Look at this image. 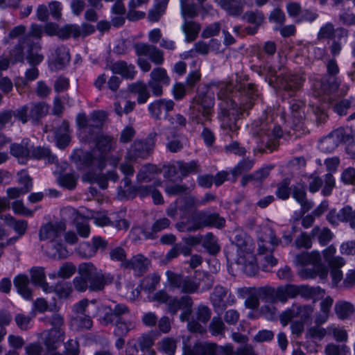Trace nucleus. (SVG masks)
Returning a JSON list of instances; mask_svg holds the SVG:
<instances>
[{"instance_id":"f257e3e1","label":"nucleus","mask_w":355,"mask_h":355,"mask_svg":"<svg viewBox=\"0 0 355 355\" xmlns=\"http://www.w3.org/2000/svg\"><path fill=\"white\" fill-rule=\"evenodd\" d=\"M278 243L279 240L275 236L272 230L265 227L258 234V259L252 253V243L248 238L243 241L236 240L234 245L236 249L235 261L239 268L248 275H254L257 273L259 268L258 260L262 270L268 271L277 264V260L272 256L271 252L274 246Z\"/></svg>"},{"instance_id":"f03ea898","label":"nucleus","mask_w":355,"mask_h":355,"mask_svg":"<svg viewBox=\"0 0 355 355\" xmlns=\"http://www.w3.org/2000/svg\"><path fill=\"white\" fill-rule=\"evenodd\" d=\"M236 89L239 91L242 90V92L245 96L244 101L246 102L244 103L242 100L238 107L236 100L231 99L225 102V105L222 103L220 105L222 107L220 116L221 128L226 130L227 133H229V132H234L237 130L238 126L236 123V119L252 106V101L254 97L257 96L254 85L241 83L236 85Z\"/></svg>"},{"instance_id":"7ed1b4c3","label":"nucleus","mask_w":355,"mask_h":355,"mask_svg":"<svg viewBox=\"0 0 355 355\" xmlns=\"http://www.w3.org/2000/svg\"><path fill=\"white\" fill-rule=\"evenodd\" d=\"M295 262L297 265L304 268L299 271L300 276L303 279H313L319 277L325 279L328 275V269L321 263V257L318 251L304 252L296 256Z\"/></svg>"},{"instance_id":"20e7f679","label":"nucleus","mask_w":355,"mask_h":355,"mask_svg":"<svg viewBox=\"0 0 355 355\" xmlns=\"http://www.w3.org/2000/svg\"><path fill=\"white\" fill-rule=\"evenodd\" d=\"M79 276L73 279V284L79 291H84L88 287L92 291H98L105 284V277L101 270H98L91 263H83L78 268Z\"/></svg>"},{"instance_id":"39448f33","label":"nucleus","mask_w":355,"mask_h":355,"mask_svg":"<svg viewBox=\"0 0 355 355\" xmlns=\"http://www.w3.org/2000/svg\"><path fill=\"white\" fill-rule=\"evenodd\" d=\"M64 230L61 224L48 223L43 225L40 230V239L51 243V249L47 252L48 254L54 258H65L69 255V252L65 247L60 243L59 239Z\"/></svg>"},{"instance_id":"423d86ee","label":"nucleus","mask_w":355,"mask_h":355,"mask_svg":"<svg viewBox=\"0 0 355 355\" xmlns=\"http://www.w3.org/2000/svg\"><path fill=\"white\" fill-rule=\"evenodd\" d=\"M318 37L320 39H330L332 41L331 50L333 54L339 53L343 44L346 43L347 31L343 28L334 29L330 23L321 27Z\"/></svg>"},{"instance_id":"0eeeda50","label":"nucleus","mask_w":355,"mask_h":355,"mask_svg":"<svg viewBox=\"0 0 355 355\" xmlns=\"http://www.w3.org/2000/svg\"><path fill=\"white\" fill-rule=\"evenodd\" d=\"M157 301L166 302L168 306V310L171 313H175L180 309L183 311L180 315V320L185 321L189 320V316L191 314L190 307L191 306V300L188 296L184 297L181 300L176 299H171L168 297L164 293H157Z\"/></svg>"},{"instance_id":"6e6552de","label":"nucleus","mask_w":355,"mask_h":355,"mask_svg":"<svg viewBox=\"0 0 355 355\" xmlns=\"http://www.w3.org/2000/svg\"><path fill=\"white\" fill-rule=\"evenodd\" d=\"M128 311L124 304L114 302H107L98 310L97 315L101 322L107 324L114 321V318Z\"/></svg>"},{"instance_id":"1a4fd4ad","label":"nucleus","mask_w":355,"mask_h":355,"mask_svg":"<svg viewBox=\"0 0 355 355\" xmlns=\"http://www.w3.org/2000/svg\"><path fill=\"white\" fill-rule=\"evenodd\" d=\"M313 309L310 305L302 306H292L286 310L280 315V322L283 326H286L293 318H297L301 320L306 322L310 318Z\"/></svg>"},{"instance_id":"9d476101","label":"nucleus","mask_w":355,"mask_h":355,"mask_svg":"<svg viewBox=\"0 0 355 355\" xmlns=\"http://www.w3.org/2000/svg\"><path fill=\"white\" fill-rule=\"evenodd\" d=\"M194 349L196 352L202 351L204 355H243L241 351L243 350V347L234 352L231 345L218 346L214 343H207L196 345Z\"/></svg>"},{"instance_id":"9b49d317","label":"nucleus","mask_w":355,"mask_h":355,"mask_svg":"<svg viewBox=\"0 0 355 355\" xmlns=\"http://www.w3.org/2000/svg\"><path fill=\"white\" fill-rule=\"evenodd\" d=\"M105 118L106 114L103 111L94 112L89 119L84 114H79L77 116V124L81 131L80 135L86 132L88 126L99 127Z\"/></svg>"},{"instance_id":"f8f14e48","label":"nucleus","mask_w":355,"mask_h":355,"mask_svg":"<svg viewBox=\"0 0 355 355\" xmlns=\"http://www.w3.org/2000/svg\"><path fill=\"white\" fill-rule=\"evenodd\" d=\"M47 112L48 107L43 103H40L32 106L31 108L28 107H21L16 112L15 116L22 123H26L28 121V116L31 118L37 119Z\"/></svg>"},{"instance_id":"ddd939ff","label":"nucleus","mask_w":355,"mask_h":355,"mask_svg":"<svg viewBox=\"0 0 355 355\" xmlns=\"http://www.w3.org/2000/svg\"><path fill=\"white\" fill-rule=\"evenodd\" d=\"M335 209L331 210L327 216V220L332 225H338L340 222H348L352 228H355V210L351 207L345 206L339 211L336 218L333 217Z\"/></svg>"},{"instance_id":"4468645a","label":"nucleus","mask_w":355,"mask_h":355,"mask_svg":"<svg viewBox=\"0 0 355 355\" xmlns=\"http://www.w3.org/2000/svg\"><path fill=\"white\" fill-rule=\"evenodd\" d=\"M261 289L254 287H243L237 289L236 293L241 298L246 297L245 305L250 309H256L259 305V297Z\"/></svg>"},{"instance_id":"2eb2a0df","label":"nucleus","mask_w":355,"mask_h":355,"mask_svg":"<svg viewBox=\"0 0 355 355\" xmlns=\"http://www.w3.org/2000/svg\"><path fill=\"white\" fill-rule=\"evenodd\" d=\"M136 53L138 55V64L144 71L150 70L149 61H154L151 49L146 44H139L135 46Z\"/></svg>"},{"instance_id":"dca6fc26","label":"nucleus","mask_w":355,"mask_h":355,"mask_svg":"<svg viewBox=\"0 0 355 355\" xmlns=\"http://www.w3.org/2000/svg\"><path fill=\"white\" fill-rule=\"evenodd\" d=\"M197 103L198 105V110L201 112L203 118H199L197 123H201L203 120H208L212 112V107L214 106V98L211 94H205L198 96L197 98Z\"/></svg>"},{"instance_id":"f3484780","label":"nucleus","mask_w":355,"mask_h":355,"mask_svg":"<svg viewBox=\"0 0 355 355\" xmlns=\"http://www.w3.org/2000/svg\"><path fill=\"white\" fill-rule=\"evenodd\" d=\"M344 130L340 128L334 131L330 135L322 139L319 144V148L324 152H331L337 146L336 139L346 141L347 137L343 135Z\"/></svg>"},{"instance_id":"a211bd4d","label":"nucleus","mask_w":355,"mask_h":355,"mask_svg":"<svg viewBox=\"0 0 355 355\" xmlns=\"http://www.w3.org/2000/svg\"><path fill=\"white\" fill-rule=\"evenodd\" d=\"M14 284L17 289L18 293L24 299L31 298V291L28 288V277L24 275H17L14 279Z\"/></svg>"},{"instance_id":"6ab92c4d","label":"nucleus","mask_w":355,"mask_h":355,"mask_svg":"<svg viewBox=\"0 0 355 355\" xmlns=\"http://www.w3.org/2000/svg\"><path fill=\"white\" fill-rule=\"evenodd\" d=\"M345 264V261L340 257H335L329 261V267L331 268V275L334 284H337L343 279V272L340 268Z\"/></svg>"},{"instance_id":"aec40b11","label":"nucleus","mask_w":355,"mask_h":355,"mask_svg":"<svg viewBox=\"0 0 355 355\" xmlns=\"http://www.w3.org/2000/svg\"><path fill=\"white\" fill-rule=\"evenodd\" d=\"M31 276L32 282L42 288L43 291L49 293L51 288L46 282V276L43 268H34L31 270Z\"/></svg>"},{"instance_id":"412c9836","label":"nucleus","mask_w":355,"mask_h":355,"mask_svg":"<svg viewBox=\"0 0 355 355\" xmlns=\"http://www.w3.org/2000/svg\"><path fill=\"white\" fill-rule=\"evenodd\" d=\"M311 234L313 238L318 239L319 243L322 246L327 244L334 236L331 230L324 227L315 226L311 230Z\"/></svg>"},{"instance_id":"4be33fe9","label":"nucleus","mask_w":355,"mask_h":355,"mask_svg":"<svg viewBox=\"0 0 355 355\" xmlns=\"http://www.w3.org/2000/svg\"><path fill=\"white\" fill-rule=\"evenodd\" d=\"M218 4L230 15H238L242 12L241 0H216Z\"/></svg>"},{"instance_id":"5701e85b","label":"nucleus","mask_w":355,"mask_h":355,"mask_svg":"<svg viewBox=\"0 0 355 355\" xmlns=\"http://www.w3.org/2000/svg\"><path fill=\"white\" fill-rule=\"evenodd\" d=\"M293 198L300 204L304 211L312 207V204L306 198L305 187L304 185L296 186L293 192Z\"/></svg>"},{"instance_id":"b1692460","label":"nucleus","mask_w":355,"mask_h":355,"mask_svg":"<svg viewBox=\"0 0 355 355\" xmlns=\"http://www.w3.org/2000/svg\"><path fill=\"white\" fill-rule=\"evenodd\" d=\"M112 71L114 73H118L128 78H132L135 76V67L131 64H127L124 62H118L113 64Z\"/></svg>"},{"instance_id":"393cba45","label":"nucleus","mask_w":355,"mask_h":355,"mask_svg":"<svg viewBox=\"0 0 355 355\" xmlns=\"http://www.w3.org/2000/svg\"><path fill=\"white\" fill-rule=\"evenodd\" d=\"M76 266L71 263H64L58 272H53L49 275L50 279L60 277L67 279L71 277L76 271Z\"/></svg>"},{"instance_id":"a878e982","label":"nucleus","mask_w":355,"mask_h":355,"mask_svg":"<svg viewBox=\"0 0 355 355\" xmlns=\"http://www.w3.org/2000/svg\"><path fill=\"white\" fill-rule=\"evenodd\" d=\"M11 153L18 158L19 161L24 163L28 157L31 156V150L28 144H14L11 146Z\"/></svg>"},{"instance_id":"bb28decb","label":"nucleus","mask_w":355,"mask_h":355,"mask_svg":"<svg viewBox=\"0 0 355 355\" xmlns=\"http://www.w3.org/2000/svg\"><path fill=\"white\" fill-rule=\"evenodd\" d=\"M130 90L132 93L138 96L137 101L139 103H146L150 96L146 85L141 83L131 85Z\"/></svg>"},{"instance_id":"cd10ccee","label":"nucleus","mask_w":355,"mask_h":355,"mask_svg":"<svg viewBox=\"0 0 355 355\" xmlns=\"http://www.w3.org/2000/svg\"><path fill=\"white\" fill-rule=\"evenodd\" d=\"M337 87L336 84H330V80H328V83L316 82L313 84V94L315 96H319L323 94H328L334 92Z\"/></svg>"},{"instance_id":"c85d7f7f","label":"nucleus","mask_w":355,"mask_h":355,"mask_svg":"<svg viewBox=\"0 0 355 355\" xmlns=\"http://www.w3.org/2000/svg\"><path fill=\"white\" fill-rule=\"evenodd\" d=\"M143 292L148 295L150 301L155 299V279L154 277L145 278L141 284Z\"/></svg>"},{"instance_id":"c756f323","label":"nucleus","mask_w":355,"mask_h":355,"mask_svg":"<svg viewBox=\"0 0 355 355\" xmlns=\"http://www.w3.org/2000/svg\"><path fill=\"white\" fill-rule=\"evenodd\" d=\"M336 313L340 319L349 317L354 311V306L349 302H339L336 304Z\"/></svg>"},{"instance_id":"7c9ffc66","label":"nucleus","mask_w":355,"mask_h":355,"mask_svg":"<svg viewBox=\"0 0 355 355\" xmlns=\"http://www.w3.org/2000/svg\"><path fill=\"white\" fill-rule=\"evenodd\" d=\"M219 45V42L214 40H210L209 44L203 42H199L195 44L193 49L190 51V53H193L195 52L202 55H206L209 52L211 48H214L215 46L218 47Z\"/></svg>"},{"instance_id":"2f4dec72","label":"nucleus","mask_w":355,"mask_h":355,"mask_svg":"<svg viewBox=\"0 0 355 355\" xmlns=\"http://www.w3.org/2000/svg\"><path fill=\"white\" fill-rule=\"evenodd\" d=\"M326 355H351L349 347L345 345L329 344L325 347Z\"/></svg>"},{"instance_id":"473e14b6","label":"nucleus","mask_w":355,"mask_h":355,"mask_svg":"<svg viewBox=\"0 0 355 355\" xmlns=\"http://www.w3.org/2000/svg\"><path fill=\"white\" fill-rule=\"evenodd\" d=\"M245 19L250 23L255 25L252 29L248 28L247 31L249 34H254L257 31V27L263 21V16L260 12H249L244 16Z\"/></svg>"},{"instance_id":"72a5a7b5","label":"nucleus","mask_w":355,"mask_h":355,"mask_svg":"<svg viewBox=\"0 0 355 355\" xmlns=\"http://www.w3.org/2000/svg\"><path fill=\"white\" fill-rule=\"evenodd\" d=\"M354 108H355V98L341 101L334 106V110L340 116L346 114L347 110Z\"/></svg>"},{"instance_id":"f704fd0d","label":"nucleus","mask_w":355,"mask_h":355,"mask_svg":"<svg viewBox=\"0 0 355 355\" xmlns=\"http://www.w3.org/2000/svg\"><path fill=\"white\" fill-rule=\"evenodd\" d=\"M130 264L134 270L141 272L148 267L150 262L144 256L138 254L132 259Z\"/></svg>"},{"instance_id":"c9c22d12","label":"nucleus","mask_w":355,"mask_h":355,"mask_svg":"<svg viewBox=\"0 0 355 355\" xmlns=\"http://www.w3.org/2000/svg\"><path fill=\"white\" fill-rule=\"evenodd\" d=\"M202 245L211 254H216L220 250L216 239L211 234L205 236Z\"/></svg>"},{"instance_id":"e433bc0d","label":"nucleus","mask_w":355,"mask_h":355,"mask_svg":"<svg viewBox=\"0 0 355 355\" xmlns=\"http://www.w3.org/2000/svg\"><path fill=\"white\" fill-rule=\"evenodd\" d=\"M304 80L302 76L294 75L286 79L285 83H282V86L285 89H297L301 87Z\"/></svg>"},{"instance_id":"4c0bfd02","label":"nucleus","mask_w":355,"mask_h":355,"mask_svg":"<svg viewBox=\"0 0 355 355\" xmlns=\"http://www.w3.org/2000/svg\"><path fill=\"white\" fill-rule=\"evenodd\" d=\"M60 54L57 58H51L50 65L54 66L55 68L62 67L65 63L69 60V55L65 49H59Z\"/></svg>"},{"instance_id":"58836bf2","label":"nucleus","mask_w":355,"mask_h":355,"mask_svg":"<svg viewBox=\"0 0 355 355\" xmlns=\"http://www.w3.org/2000/svg\"><path fill=\"white\" fill-rule=\"evenodd\" d=\"M71 30V26H67L62 31H58V27L53 24H48L45 31L49 35H58L60 37H67Z\"/></svg>"},{"instance_id":"ea45409f","label":"nucleus","mask_w":355,"mask_h":355,"mask_svg":"<svg viewBox=\"0 0 355 355\" xmlns=\"http://www.w3.org/2000/svg\"><path fill=\"white\" fill-rule=\"evenodd\" d=\"M96 308V302H88L87 300H82L77 304L73 309L77 313H87L94 315L93 310Z\"/></svg>"},{"instance_id":"a19ab883","label":"nucleus","mask_w":355,"mask_h":355,"mask_svg":"<svg viewBox=\"0 0 355 355\" xmlns=\"http://www.w3.org/2000/svg\"><path fill=\"white\" fill-rule=\"evenodd\" d=\"M184 33L186 34L187 40L189 42L193 41L200 31V26L193 22H187L184 26Z\"/></svg>"},{"instance_id":"79ce46f5","label":"nucleus","mask_w":355,"mask_h":355,"mask_svg":"<svg viewBox=\"0 0 355 355\" xmlns=\"http://www.w3.org/2000/svg\"><path fill=\"white\" fill-rule=\"evenodd\" d=\"M295 244L297 248H310L312 245V236L302 232L296 238Z\"/></svg>"},{"instance_id":"37998d69","label":"nucleus","mask_w":355,"mask_h":355,"mask_svg":"<svg viewBox=\"0 0 355 355\" xmlns=\"http://www.w3.org/2000/svg\"><path fill=\"white\" fill-rule=\"evenodd\" d=\"M31 156L37 159L48 158L49 162H53L54 157L51 156V153L49 148L37 147L33 149Z\"/></svg>"},{"instance_id":"c03bdc74","label":"nucleus","mask_w":355,"mask_h":355,"mask_svg":"<svg viewBox=\"0 0 355 355\" xmlns=\"http://www.w3.org/2000/svg\"><path fill=\"white\" fill-rule=\"evenodd\" d=\"M326 334V330L322 328L313 327L309 329L306 333V339H313L321 340Z\"/></svg>"},{"instance_id":"a18cd8bd","label":"nucleus","mask_w":355,"mask_h":355,"mask_svg":"<svg viewBox=\"0 0 355 355\" xmlns=\"http://www.w3.org/2000/svg\"><path fill=\"white\" fill-rule=\"evenodd\" d=\"M200 286V283L197 284L191 282L190 279H184L180 281L179 287L182 288L183 292L193 293L197 291L198 288Z\"/></svg>"},{"instance_id":"49530a36","label":"nucleus","mask_w":355,"mask_h":355,"mask_svg":"<svg viewBox=\"0 0 355 355\" xmlns=\"http://www.w3.org/2000/svg\"><path fill=\"white\" fill-rule=\"evenodd\" d=\"M18 176L19 183L21 185H23V187L21 188V189H22L24 192H28L32 187V182L29 175L26 171H21L18 173Z\"/></svg>"},{"instance_id":"de8ad7c7","label":"nucleus","mask_w":355,"mask_h":355,"mask_svg":"<svg viewBox=\"0 0 355 355\" xmlns=\"http://www.w3.org/2000/svg\"><path fill=\"white\" fill-rule=\"evenodd\" d=\"M341 181L347 184H355V169L349 167L341 174Z\"/></svg>"},{"instance_id":"09e8293b","label":"nucleus","mask_w":355,"mask_h":355,"mask_svg":"<svg viewBox=\"0 0 355 355\" xmlns=\"http://www.w3.org/2000/svg\"><path fill=\"white\" fill-rule=\"evenodd\" d=\"M224 324L220 319L214 318L210 324V331L214 336L223 335Z\"/></svg>"},{"instance_id":"8fccbe9b","label":"nucleus","mask_w":355,"mask_h":355,"mask_svg":"<svg viewBox=\"0 0 355 355\" xmlns=\"http://www.w3.org/2000/svg\"><path fill=\"white\" fill-rule=\"evenodd\" d=\"M71 292V286L67 283L59 284L55 288V293L60 299L66 298L70 295Z\"/></svg>"},{"instance_id":"3c124183","label":"nucleus","mask_w":355,"mask_h":355,"mask_svg":"<svg viewBox=\"0 0 355 355\" xmlns=\"http://www.w3.org/2000/svg\"><path fill=\"white\" fill-rule=\"evenodd\" d=\"M58 181L60 184L68 189L73 188L76 184V178L72 174L62 175L60 177Z\"/></svg>"},{"instance_id":"603ef678","label":"nucleus","mask_w":355,"mask_h":355,"mask_svg":"<svg viewBox=\"0 0 355 355\" xmlns=\"http://www.w3.org/2000/svg\"><path fill=\"white\" fill-rule=\"evenodd\" d=\"M168 85L169 84V78L166 74V71L163 68H157V85ZM159 93V89L157 86V95Z\"/></svg>"},{"instance_id":"864d4df0","label":"nucleus","mask_w":355,"mask_h":355,"mask_svg":"<svg viewBox=\"0 0 355 355\" xmlns=\"http://www.w3.org/2000/svg\"><path fill=\"white\" fill-rule=\"evenodd\" d=\"M48 305L46 302L42 298L37 299L33 304V307L31 311V315L34 317L37 313H42L46 311Z\"/></svg>"},{"instance_id":"5fc2aeb1","label":"nucleus","mask_w":355,"mask_h":355,"mask_svg":"<svg viewBox=\"0 0 355 355\" xmlns=\"http://www.w3.org/2000/svg\"><path fill=\"white\" fill-rule=\"evenodd\" d=\"M175 343L173 339L166 338L162 341L160 349L166 354H172L175 349Z\"/></svg>"},{"instance_id":"6e6d98bb","label":"nucleus","mask_w":355,"mask_h":355,"mask_svg":"<svg viewBox=\"0 0 355 355\" xmlns=\"http://www.w3.org/2000/svg\"><path fill=\"white\" fill-rule=\"evenodd\" d=\"M336 181L331 174H327L325 177V185L322 189V194L324 196L329 195L335 187Z\"/></svg>"},{"instance_id":"4d7b16f0","label":"nucleus","mask_w":355,"mask_h":355,"mask_svg":"<svg viewBox=\"0 0 355 355\" xmlns=\"http://www.w3.org/2000/svg\"><path fill=\"white\" fill-rule=\"evenodd\" d=\"M329 329L332 332L334 338L337 341L342 342L347 340V334L345 330L336 327H330Z\"/></svg>"},{"instance_id":"13d9d810","label":"nucleus","mask_w":355,"mask_h":355,"mask_svg":"<svg viewBox=\"0 0 355 355\" xmlns=\"http://www.w3.org/2000/svg\"><path fill=\"white\" fill-rule=\"evenodd\" d=\"M9 223L13 227L15 231L20 235L24 234L27 229V223L24 220L14 221L10 217Z\"/></svg>"},{"instance_id":"bf43d9fd","label":"nucleus","mask_w":355,"mask_h":355,"mask_svg":"<svg viewBox=\"0 0 355 355\" xmlns=\"http://www.w3.org/2000/svg\"><path fill=\"white\" fill-rule=\"evenodd\" d=\"M271 170V167L266 166L261 168V169L257 171L253 175H254V184L259 183L262 180H263L265 178H266Z\"/></svg>"},{"instance_id":"052dcab7","label":"nucleus","mask_w":355,"mask_h":355,"mask_svg":"<svg viewBox=\"0 0 355 355\" xmlns=\"http://www.w3.org/2000/svg\"><path fill=\"white\" fill-rule=\"evenodd\" d=\"M280 291L282 293L286 292L288 299L292 298L295 297L297 294H299V292H300V286H296L294 285H286L284 286H281Z\"/></svg>"},{"instance_id":"680f3d73","label":"nucleus","mask_w":355,"mask_h":355,"mask_svg":"<svg viewBox=\"0 0 355 355\" xmlns=\"http://www.w3.org/2000/svg\"><path fill=\"white\" fill-rule=\"evenodd\" d=\"M133 232L135 234H141L139 236L140 239H153L155 234L154 225L149 228L146 227L144 230L137 228L134 230Z\"/></svg>"},{"instance_id":"e2e57ef3","label":"nucleus","mask_w":355,"mask_h":355,"mask_svg":"<svg viewBox=\"0 0 355 355\" xmlns=\"http://www.w3.org/2000/svg\"><path fill=\"white\" fill-rule=\"evenodd\" d=\"M340 252L342 254H355V241L343 243L340 247Z\"/></svg>"},{"instance_id":"0e129e2a","label":"nucleus","mask_w":355,"mask_h":355,"mask_svg":"<svg viewBox=\"0 0 355 355\" xmlns=\"http://www.w3.org/2000/svg\"><path fill=\"white\" fill-rule=\"evenodd\" d=\"M173 93L176 100L182 99L186 94L184 85L182 83H175L173 87Z\"/></svg>"},{"instance_id":"69168bd1","label":"nucleus","mask_w":355,"mask_h":355,"mask_svg":"<svg viewBox=\"0 0 355 355\" xmlns=\"http://www.w3.org/2000/svg\"><path fill=\"white\" fill-rule=\"evenodd\" d=\"M15 321L18 327L21 329H26L30 327L31 318L23 314L17 315Z\"/></svg>"},{"instance_id":"338daca9","label":"nucleus","mask_w":355,"mask_h":355,"mask_svg":"<svg viewBox=\"0 0 355 355\" xmlns=\"http://www.w3.org/2000/svg\"><path fill=\"white\" fill-rule=\"evenodd\" d=\"M276 195L277 198L282 200H286L288 198L290 192L288 189V184L286 182H283L278 187L276 191Z\"/></svg>"},{"instance_id":"774afa93","label":"nucleus","mask_w":355,"mask_h":355,"mask_svg":"<svg viewBox=\"0 0 355 355\" xmlns=\"http://www.w3.org/2000/svg\"><path fill=\"white\" fill-rule=\"evenodd\" d=\"M273 333L268 330L259 331L254 336V340L258 342H265L272 339Z\"/></svg>"}]
</instances>
